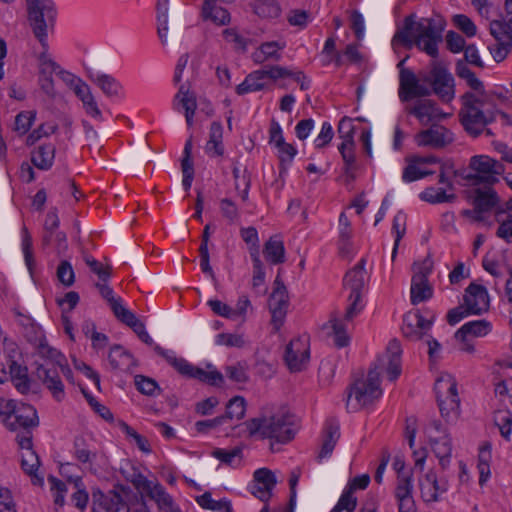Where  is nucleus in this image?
<instances>
[{
	"mask_svg": "<svg viewBox=\"0 0 512 512\" xmlns=\"http://www.w3.org/2000/svg\"><path fill=\"white\" fill-rule=\"evenodd\" d=\"M445 21L441 17L421 18L416 21V15L410 14L404 18L403 27L396 31L393 42L400 43L406 49L416 46L429 56H438V43L442 41Z\"/></svg>",
	"mask_w": 512,
	"mask_h": 512,
	"instance_id": "obj_1",
	"label": "nucleus"
},
{
	"mask_svg": "<svg viewBox=\"0 0 512 512\" xmlns=\"http://www.w3.org/2000/svg\"><path fill=\"white\" fill-rule=\"evenodd\" d=\"M250 436L260 434L263 439H274L285 444L291 441L295 434V416L288 410L280 409L271 415H261L245 422Z\"/></svg>",
	"mask_w": 512,
	"mask_h": 512,
	"instance_id": "obj_2",
	"label": "nucleus"
},
{
	"mask_svg": "<svg viewBox=\"0 0 512 512\" xmlns=\"http://www.w3.org/2000/svg\"><path fill=\"white\" fill-rule=\"evenodd\" d=\"M29 25L46 51L48 30L55 25L57 10L52 0H26Z\"/></svg>",
	"mask_w": 512,
	"mask_h": 512,
	"instance_id": "obj_3",
	"label": "nucleus"
},
{
	"mask_svg": "<svg viewBox=\"0 0 512 512\" xmlns=\"http://www.w3.org/2000/svg\"><path fill=\"white\" fill-rule=\"evenodd\" d=\"M154 351L163 357L179 374L184 377L197 379L211 386L220 387L224 383V377L218 370L205 371L202 368L190 364L184 358H177L159 345H154Z\"/></svg>",
	"mask_w": 512,
	"mask_h": 512,
	"instance_id": "obj_4",
	"label": "nucleus"
},
{
	"mask_svg": "<svg viewBox=\"0 0 512 512\" xmlns=\"http://www.w3.org/2000/svg\"><path fill=\"white\" fill-rule=\"evenodd\" d=\"M441 416L447 421L456 419L460 413V398L455 378L445 373L437 378L434 386Z\"/></svg>",
	"mask_w": 512,
	"mask_h": 512,
	"instance_id": "obj_5",
	"label": "nucleus"
},
{
	"mask_svg": "<svg viewBox=\"0 0 512 512\" xmlns=\"http://www.w3.org/2000/svg\"><path fill=\"white\" fill-rule=\"evenodd\" d=\"M469 167L474 173L462 172L461 177L473 186L480 184L493 185L498 182L497 176L504 173L505 170L501 162L487 155L473 156L470 159Z\"/></svg>",
	"mask_w": 512,
	"mask_h": 512,
	"instance_id": "obj_6",
	"label": "nucleus"
},
{
	"mask_svg": "<svg viewBox=\"0 0 512 512\" xmlns=\"http://www.w3.org/2000/svg\"><path fill=\"white\" fill-rule=\"evenodd\" d=\"M414 274L411 279V303L417 305L429 300L433 296V288L429 284L428 276L433 269V261L426 257L421 263L412 266Z\"/></svg>",
	"mask_w": 512,
	"mask_h": 512,
	"instance_id": "obj_7",
	"label": "nucleus"
},
{
	"mask_svg": "<svg viewBox=\"0 0 512 512\" xmlns=\"http://www.w3.org/2000/svg\"><path fill=\"white\" fill-rule=\"evenodd\" d=\"M419 82L432 85V92L444 102H450L454 98V79L448 70L434 64L430 74L420 75Z\"/></svg>",
	"mask_w": 512,
	"mask_h": 512,
	"instance_id": "obj_8",
	"label": "nucleus"
},
{
	"mask_svg": "<svg viewBox=\"0 0 512 512\" xmlns=\"http://www.w3.org/2000/svg\"><path fill=\"white\" fill-rule=\"evenodd\" d=\"M281 270L274 281L273 292L269 297V310L272 315L271 322L276 331H278L284 323V319L289 306V295L287 288L280 276Z\"/></svg>",
	"mask_w": 512,
	"mask_h": 512,
	"instance_id": "obj_9",
	"label": "nucleus"
},
{
	"mask_svg": "<svg viewBox=\"0 0 512 512\" xmlns=\"http://www.w3.org/2000/svg\"><path fill=\"white\" fill-rule=\"evenodd\" d=\"M496 111H484L480 107L472 110L460 111L459 117L464 130L472 137H478L484 132V128L495 121Z\"/></svg>",
	"mask_w": 512,
	"mask_h": 512,
	"instance_id": "obj_10",
	"label": "nucleus"
},
{
	"mask_svg": "<svg viewBox=\"0 0 512 512\" xmlns=\"http://www.w3.org/2000/svg\"><path fill=\"white\" fill-rule=\"evenodd\" d=\"M399 96L402 101H409L416 97L430 96L432 90L419 83L415 73L407 68H402L399 73Z\"/></svg>",
	"mask_w": 512,
	"mask_h": 512,
	"instance_id": "obj_11",
	"label": "nucleus"
},
{
	"mask_svg": "<svg viewBox=\"0 0 512 512\" xmlns=\"http://www.w3.org/2000/svg\"><path fill=\"white\" fill-rule=\"evenodd\" d=\"M432 327V321L425 319L419 311L409 312L403 317L402 335L409 341L423 339Z\"/></svg>",
	"mask_w": 512,
	"mask_h": 512,
	"instance_id": "obj_12",
	"label": "nucleus"
},
{
	"mask_svg": "<svg viewBox=\"0 0 512 512\" xmlns=\"http://www.w3.org/2000/svg\"><path fill=\"white\" fill-rule=\"evenodd\" d=\"M452 141V132L441 125H433L431 128L422 130L416 135V142L419 146H430L436 149H442Z\"/></svg>",
	"mask_w": 512,
	"mask_h": 512,
	"instance_id": "obj_13",
	"label": "nucleus"
},
{
	"mask_svg": "<svg viewBox=\"0 0 512 512\" xmlns=\"http://www.w3.org/2000/svg\"><path fill=\"white\" fill-rule=\"evenodd\" d=\"M36 375L52 393L55 400L61 401L64 398V385L54 364H39L36 368Z\"/></svg>",
	"mask_w": 512,
	"mask_h": 512,
	"instance_id": "obj_14",
	"label": "nucleus"
},
{
	"mask_svg": "<svg viewBox=\"0 0 512 512\" xmlns=\"http://www.w3.org/2000/svg\"><path fill=\"white\" fill-rule=\"evenodd\" d=\"M492 185H486L483 188H474L468 191L467 199L471 202L473 207L484 211L485 213L492 211L497 207H500V197L497 192L491 187Z\"/></svg>",
	"mask_w": 512,
	"mask_h": 512,
	"instance_id": "obj_15",
	"label": "nucleus"
},
{
	"mask_svg": "<svg viewBox=\"0 0 512 512\" xmlns=\"http://www.w3.org/2000/svg\"><path fill=\"white\" fill-rule=\"evenodd\" d=\"M463 300L472 315H481L489 309V295L483 285L472 282L465 289Z\"/></svg>",
	"mask_w": 512,
	"mask_h": 512,
	"instance_id": "obj_16",
	"label": "nucleus"
},
{
	"mask_svg": "<svg viewBox=\"0 0 512 512\" xmlns=\"http://www.w3.org/2000/svg\"><path fill=\"white\" fill-rule=\"evenodd\" d=\"M381 395L382 389H376L374 387L368 386L362 379L356 380L350 388L347 399V407L350 405L352 396H354L356 401V403L352 405V408L357 410L361 407L372 404Z\"/></svg>",
	"mask_w": 512,
	"mask_h": 512,
	"instance_id": "obj_17",
	"label": "nucleus"
},
{
	"mask_svg": "<svg viewBox=\"0 0 512 512\" xmlns=\"http://www.w3.org/2000/svg\"><path fill=\"white\" fill-rule=\"evenodd\" d=\"M284 360L291 372H299L309 360V349L300 339H293L286 346Z\"/></svg>",
	"mask_w": 512,
	"mask_h": 512,
	"instance_id": "obj_18",
	"label": "nucleus"
},
{
	"mask_svg": "<svg viewBox=\"0 0 512 512\" xmlns=\"http://www.w3.org/2000/svg\"><path fill=\"white\" fill-rule=\"evenodd\" d=\"M182 33V21L178 18L169 23L167 16L158 15V35L163 44L175 46Z\"/></svg>",
	"mask_w": 512,
	"mask_h": 512,
	"instance_id": "obj_19",
	"label": "nucleus"
},
{
	"mask_svg": "<svg viewBox=\"0 0 512 512\" xmlns=\"http://www.w3.org/2000/svg\"><path fill=\"white\" fill-rule=\"evenodd\" d=\"M14 416L15 421L9 422L7 426L11 431H15L18 427H22L27 430L39 425L37 411L29 404L21 403Z\"/></svg>",
	"mask_w": 512,
	"mask_h": 512,
	"instance_id": "obj_20",
	"label": "nucleus"
},
{
	"mask_svg": "<svg viewBox=\"0 0 512 512\" xmlns=\"http://www.w3.org/2000/svg\"><path fill=\"white\" fill-rule=\"evenodd\" d=\"M73 456L79 463L88 465L89 470H92L98 452L83 436H77L73 441Z\"/></svg>",
	"mask_w": 512,
	"mask_h": 512,
	"instance_id": "obj_21",
	"label": "nucleus"
},
{
	"mask_svg": "<svg viewBox=\"0 0 512 512\" xmlns=\"http://www.w3.org/2000/svg\"><path fill=\"white\" fill-rule=\"evenodd\" d=\"M108 360L111 367L115 370L128 371L131 367L137 365L133 355L119 344H115L111 347Z\"/></svg>",
	"mask_w": 512,
	"mask_h": 512,
	"instance_id": "obj_22",
	"label": "nucleus"
},
{
	"mask_svg": "<svg viewBox=\"0 0 512 512\" xmlns=\"http://www.w3.org/2000/svg\"><path fill=\"white\" fill-rule=\"evenodd\" d=\"M340 438V425L334 418H330L325 424V435L318 458L323 459L330 456Z\"/></svg>",
	"mask_w": 512,
	"mask_h": 512,
	"instance_id": "obj_23",
	"label": "nucleus"
},
{
	"mask_svg": "<svg viewBox=\"0 0 512 512\" xmlns=\"http://www.w3.org/2000/svg\"><path fill=\"white\" fill-rule=\"evenodd\" d=\"M7 364L9 366V375L15 382L16 389L22 394L27 393L30 389L27 367L19 365L11 354L8 355Z\"/></svg>",
	"mask_w": 512,
	"mask_h": 512,
	"instance_id": "obj_24",
	"label": "nucleus"
},
{
	"mask_svg": "<svg viewBox=\"0 0 512 512\" xmlns=\"http://www.w3.org/2000/svg\"><path fill=\"white\" fill-rule=\"evenodd\" d=\"M365 259H361L344 277V286L351 290L350 295L361 294L364 287Z\"/></svg>",
	"mask_w": 512,
	"mask_h": 512,
	"instance_id": "obj_25",
	"label": "nucleus"
},
{
	"mask_svg": "<svg viewBox=\"0 0 512 512\" xmlns=\"http://www.w3.org/2000/svg\"><path fill=\"white\" fill-rule=\"evenodd\" d=\"M87 72L90 80L93 81L105 95L114 97L119 94L121 84L113 76L94 72L90 68L87 69Z\"/></svg>",
	"mask_w": 512,
	"mask_h": 512,
	"instance_id": "obj_26",
	"label": "nucleus"
},
{
	"mask_svg": "<svg viewBox=\"0 0 512 512\" xmlns=\"http://www.w3.org/2000/svg\"><path fill=\"white\" fill-rule=\"evenodd\" d=\"M409 113L417 117L420 121L427 118L428 121L434 119H441L445 114L437 107L436 103L429 99L418 100L414 107L409 110Z\"/></svg>",
	"mask_w": 512,
	"mask_h": 512,
	"instance_id": "obj_27",
	"label": "nucleus"
},
{
	"mask_svg": "<svg viewBox=\"0 0 512 512\" xmlns=\"http://www.w3.org/2000/svg\"><path fill=\"white\" fill-rule=\"evenodd\" d=\"M55 146L44 144L37 147L31 155V162L40 170H49L55 157Z\"/></svg>",
	"mask_w": 512,
	"mask_h": 512,
	"instance_id": "obj_28",
	"label": "nucleus"
},
{
	"mask_svg": "<svg viewBox=\"0 0 512 512\" xmlns=\"http://www.w3.org/2000/svg\"><path fill=\"white\" fill-rule=\"evenodd\" d=\"M263 254L267 261L277 265L285 262V247L282 240L272 236L264 244Z\"/></svg>",
	"mask_w": 512,
	"mask_h": 512,
	"instance_id": "obj_29",
	"label": "nucleus"
},
{
	"mask_svg": "<svg viewBox=\"0 0 512 512\" xmlns=\"http://www.w3.org/2000/svg\"><path fill=\"white\" fill-rule=\"evenodd\" d=\"M491 328V324L486 320H475L465 323L457 332L455 333V338L461 342L466 340L468 335L472 336H484L486 335Z\"/></svg>",
	"mask_w": 512,
	"mask_h": 512,
	"instance_id": "obj_30",
	"label": "nucleus"
},
{
	"mask_svg": "<svg viewBox=\"0 0 512 512\" xmlns=\"http://www.w3.org/2000/svg\"><path fill=\"white\" fill-rule=\"evenodd\" d=\"M201 15L205 21H211L222 26L230 23L231 17L227 9L218 6L217 1L210 3V9L206 10V3L202 5Z\"/></svg>",
	"mask_w": 512,
	"mask_h": 512,
	"instance_id": "obj_31",
	"label": "nucleus"
},
{
	"mask_svg": "<svg viewBox=\"0 0 512 512\" xmlns=\"http://www.w3.org/2000/svg\"><path fill=\"white\" fill-rule=\"evenodd\" d=\"M149 498L157 503L159 509L165 512H181L180 508L174 505L173 498L165 491L164 487L156 483L153 486L151 492H149Z\"/></svg>",
	"mask_w": 512,
	"mask_h": 512,
	"instance_id": "obj_32",
	"label": "nucleus"
},
{
	"mask_svg": "<svg viewBox=\"0 0 512 512\" xmlns=\"http://www.w3.org/2000/svg\"><path fill=\"white\" fill-rule=\"evenodd\" d=\"M175 99L179 100V103L185 110L187 125L192 126L194 113L197 108L195 95L193 93H189V89L186 88L185 85H181L179 87L178 93L175 96Z\"/></svg>",
	"mask_w": 512,
	"mask_h": 512,
	"instance_id": "obj_33",
	"label": "nucleus"
},
{
	"mask_svg": "<svg viewBox=\"0 0 512 512\" xmlns=\"http://www.w3.org/2000/svg\"><path fill=\"white\" fill-rule=\"evenodd\" d=\"M455 72L459 78L466 80L467 85L472 90L481 96L485 95V87L483 82L476 77L475 73L469 69L462 60H459L456 63Z\"/></svg>",
	"mask_w": 512,
	"mask_h": 512,
	"instance_id": "obj_34",
	"label": "nucleus"
},
{
	"mask_svg": "<svg viewBox=\"0 0 512 512\" xmlns=\"http://www.w3.org/2000/svg\"><path fill=\"white\" fill-rule=\"evenodd\" d=\"M196 502L203 508L214 512H233L230 501L226 499L214 500L210 492L196 497Z\"/></svg>",
	"mask_w": 512,
	"mask_h": 512,
	"instance_id": "obj_35",
	"label": "nucleus"
},
{
	"mask_svg": "<svg viewBox=\"0 0 512 512\" xmlns=\"http://www.w3.org/2000/svg\"><path fill=\"white\" fill-rule=\"evenodd\" d=\"M223 128L220 122H212L210 126L209 141L206 144V151L214 152L217 156H222L224 147L222 144Z\"/></svg>",
	"mask_w": 512,
	"mask_h": 512,
	"instance_id": "obj_36",
	"label": "nucleus"
},
{
	"mask_svg": "<svg viewBox=\"0 0 512 512\" xmlns=\"http://www.w3.org/2000/svg\"><path fill=\"white\" fill-rule=\"evenodd\" d=\"M253 11L261 18L274 19L280 15L281 8L275 0H256Z\"/></svg>",
	"mask_w": 512,
	"mask_h": 512,
	"instance_id": "obj_37",
	"label": "nucleus"
},
{
	"mask_svg": "<svg viewBox=\"0 0 512 512\" xmlns=\"http://www.w3.org/2000/svg\"><path fill=\"white\" fill-rule=\"evenodd\" d=\"M263 76L260 70H256L248 74L245 80L236 87L238 95H244L249 92L259 91L264 88L265 84L262 82Z\"/></svg>",
	"mask_w": 512,
	"mask_h": 512,
	"instance_id": "obj_38",
	"label": "nucleus"
},
{
	"mask_svg": "<svg viewBox=\"0 0 512 512\" xmlns=\"http://www.w3.org/2000/svg\"><path fill=\"white\" fill-rule=\"evenodd\" d=\"M420 198L431 204L451 203L456 199V195L447 194L444 188L429 187L420 194Z\"/></svg>",
	"mask_w": 512,
	"mask_h": 512,
	"instance_id": "obj_39",
	"label": "nucleus"
},
{
	"mask_svg": "<svg viewBox=\"0 0 512 512\" xmlns=\"http://www.w3.org/2000/svg\"><path fill=\"white\" fill-rule=\"evenodd\" d=\"M329 322L331 323V326L333 329L334 344L338 348H343V347L348 346L350 339L346 333L345 324L334 313L331 315Z\"/></svg>",
	"mask_w": 512,
	"mask_h": 512,
	"instance_id": "obj_40",
	"label": "nucleus"
},
{
	"mask_svg": "<svg viewBox=\"0 0 512 512\" xmlns=\"http://www.w3.org/2000/svg\"><path fill=\"white\" fill-rule=\"evenodd\" d=\"M246 402L242 396H235L230 399L226 405V412L222 415L224 420L227 419H242L245 415Z\"/></svg>",
	"mask_w": 512,
	"mask_h": 512,
	"instance_id": "obj_41",
	"label": "nucleus"
},
{
	"mask_svg": "<svg viewBox=\"0 0 512 512\" xmlns=\"http://www.w3.org/2000/svg\"><path fill=\"white\" fill-rule=\"evenodd\" d=\"M278 149V158L280 162V175L286 173L287 166L290 165L297 154L296 148L287 142H284L276 147Z\"/></svg>",
	"mask_w": 512,
	"mask_h": 512,
	"instance_id": "obj_42",
	"label": "nucleus"
},
{
	"mask_svg": "<svg viewBox=\"0 0 512 512\" xmlns=\"http://www.w3.org/2000/svg\"><path fill=\"white\" fill-rule=\"evenodd\" d=\"M490 33L497 42L512 43V34L509 31V26L506 25L505 19L493 20L490 22Z\"/></svg>",
	"mask_w": 512,
	"mask_h": 512,
	"instance_id": "obj_43",
	"label": "nucleus"
},
{
	"mask_svg": "<svg viewBox=\"0 0 512 512\" xmlns=\"http://www.w3.org/2000/svg\"><path fill=\"white\" fill-rule=\"evenodd\" d=\"M211 455L216 459L220 460L222 463L235 467L234 461L238 458V462L241 461L242 458V448L240 446H236L231 450H225L222 448H215Z\"/></svg>",
	"mask_w": 512,
	"mask_h": 512,
	"instance_id": "obj_44",
	"label": "nucleus"
},
{
	"mask_svg": "<svg viewBox=\"0 0 512 512\" xmlns=\"http://www.w3.org/2000/svg\"><path fill=\"white\" fill-rule=\"evenodd\" d=\"M134 382L137 390L146 396H154L156 391L158 394L161 392V388L158 383L147 376L144 375H136L134 377Z\"/></svg>",
	"mask_w": 512,
	"mask_h": 512,
	"instance_id": "obj_45",
	"label": "nucleus"
},
{
	"mask_svg": "<svg viewBox=\"0 0 512 512\" xmlns=\"http://www.w3.org/2000/svg\"><path fill=\"white\" fill-rule=\"evenodd\" d=\"M253 483L262 485L266 491L272 493V490L277 484V480L275 474L270 469L260 468L254 472Z\"/></svg>",
	"mask_w": 512,
	"mask_h": 512,
	"instance_id": "obj_46",
	"label": "nucleus"
},
{
	"mask_svg": "<svg viewBox=\"0 0 512 512\" xmlns=\"http://www.w3.org/2000/svg\"><path fill=\"white\" fill-rule=\"evenodd\" d=\"M56 276L65 287H71L75 282V273L68 260H62L57 267Z\"/></svg>",
	"mask_w": 512,
	"mask_h": 512,
	"instance_id": "obj_47",
	"label": "nucleus"
},
{
	"mask_svg": "<svg viewBox=\"0 0 512 512\" xmlns=\"http://www.w3.org/2000/svg\"><path fill=\"white\" fill-rule=\"evenodd\" d=\"M36 118L35 111H22L15 117V131L20 135L26 134Z\"/></svg>",
	"mask_w": 512,
	"mask_h": 512,
	"instance_id": "obj_48",
	"label": "nucleus"
},
{
	"mask_svg": "<svg viewBox=\"0 0 512 512\" xmlns=\"http://www.w3.org/2000/svg\"><path fill=\"white\" fill-rule=\"evenodd\" d=\"M338 150L344 162V172H349L356 169V160L354 153V142L352 144L342 142L338 146Z\"/></svg>",
	"mask_w": 512,
	"mask_h": 512,
	"instance_id": "obj_49",
	"label": "nucleus"
},
{
	"mask_svg": "<svg viewBox=\"0 0 512 512\" xmlns=\"http://www.w3.org/2000/svg\"><path fill=\"white\" fill-rule=\"evenodd\" d=\"M430 444L436 457L451 456L452 443L447 434L441 438L430 439Z\"/></svg>",
	"mask_w": 512,
	"mask_h": 512,
	"instance_id": "obj_50",
	"label": "nucleus"
},
{
	"mask_svg": "<svg viewBox=\"0 0 512 512\" xmlns=\"http://www.w3.org/2000/svg\"><path fill=\"white\" fill-rule=\"evenodd\" d=\"M353 493V491H350V489L347 488L331 512H341L343 510L353 512L357 506V499L353 496Z\"/></svg>",
	"mask_w": 512,
	"mask_h": 512,
	"instance_id": "obj_51",
	"label": "nucleus"
},
{
	"mask_svg": "<svg viewBox=\"0 0 512 512\" xmlns=\"http://www.w3.org/2000/svg\"><path fill=\"white\" fill-rule=\"evenodd\" d=\"M126 506V502L123 500L121 494L117 490L109 491L107 498L100 502V507L105 509L107 512H114L116 507H119L121 510Z\"/></svg>",
	"mask_w": 512,
	"mask_h": 512,
	"instance_id": "obj_52",
	"label": "nucleus"
},
{
	"mask_svg": "<svg viewBox=\"0 0 512 512\" xmlns=\"http://www.w3.org/2000/svg\"><path fill=\"white\" fill-rule=\"evenodd\" d=\"M126 506V502L123 500L121 494L117 490L109 491L107 498L100 502V507L105 509L107 512H114L116 507H119L121 510Z\"/></svg>",
	"mask_w": 512,
	"mask_h": 512,
	"instance_id": "obj_53",
	"label": "nucleus"
},
{
	"mask_svg": "<svg viewBox=\"0 0 512 512\" xmlns=\"http://www.w3.org/2000/svg\"><path fill=\"white\" fill-rule=\"evenodd\" d=\"M453 22L459 30H461L467 37H473L477 33L476 25L473 21L464 14H457L453 17Z\"/></svg>",
	"mask_w": 512,
	"mask_h": 512,
	"instance_id": "obj_54",
	"label": "nucleus"
},
{
	"mask_svg": "<svg viewBox=\"0 0 512 512\" xmlns=\"http://www.w3.org/2000/svg\"><path fill=\"white\" fill-rule=\"evenodd\" d=\"M260 72L262 73L263 79L270 78L273 81H276L278 79L291 77L292 70H289L286 67L282 66H264L263 69H260Z\"/></svg>",
	"mask_w": 512,
	"mask_h": 512,
	"instance_id": "obj_55",
	"label": "nucleus"
},
{
	"mask_svg": "<svg viewBox=\"0 0 512 512\" xmlns=\"http://www.w3.org/2000/svg\"><path fill=\"white\" fill-rule=\"evenodd\" d=\"M38 351L42 357L50 360L49 363H52L54 365L58 364L60 366V364H62L63 361H65V357L63 354H61V352H59L53 347H50L46 343L41 342L38 347Z\"/></svg>",
	"mask_w": 512,
	"mask_h": 512,
	"instance_id": "obj_56",
	"label": "nucleus"
},
{
	"mask_svg": "<svg viewBox=\"0 0 512 512\" xmlns=\"http://www.w3.org/2000/svg\"><path fill=\"white\" fill-rule=\"evenodd\" d=\"M412 489H413V485H412V481H411V476L401 477L399 475L398 476V484H397L396 491H395V496H396L397 500L399 501L401 499L413 497Z\"/></svg>",
	"mask_w": 512,
	"mask_h": 512,
	"instance_id": "obj_57",
	"label": "nucleus"
},
{
	"mask_svg": "<svg viewBox=\"0 0 512 512\" xmlns=\"http://www.w3.org/2000/svg\"><path fill=\"white\" fill-rule=\"evenodd\" d=\"M40 466V459L34 450H30L22 456L21 467L27 474L37 472Z\"/></svg>",
	"mask_w": 512,
	"mask_h": 512,
	"instance_id": "obj_58",
	"label": "nucleus"
},
{
	"mask_svg": "<svg viewBox=\"0 0 512 512\" xmlns=\"http://www.w3.org/2000/svg\"><path fill=\"white\" fill-rule=\"evenodd\" d=\"M434 171L421 170L415 164L411 163L404 168L402 178L405 182H412L422 179L428 175H432Z\"/></svg>",
	"mask_w": 512,
	"mask_h": 512,
	"instance_id": "obj_59",
	"label": "nucleus"
},
{
	"mask_svg": "<svg viewBox=\"0 0 512 512\" xmlns=\"http://www.w3.org/2000/svg\"><path fill=\"white\" fill-rule=\"evenodd\" d=\"M338 133L340 138L343 139L342 142L352 144L353 134H354V126L352 124V119L348 117H343L338 124Z\"/></svg>",
	"mask_w": 512,
	"mask_h": 512,
	"instance_id": "obj_60",
	"label": "nucleus"
},
{
	"mask_svg": "<svg viewBox=\"0 0 512 512\" xmlns=\"http://www.w3.org/2000/svg\"><path fill=\"white\" fill-rule=\"evenodd\" d=\"M57 129V126L50 125L46 126L45 124H41L37 129L33 130L26 139V144L28 146L34 145L38 140H40L44 136H49L53 134Z\"/></svg>",
	"mask_w": 512,
	"mask_h": 512,
	"instance_id": "obj_61",
	"label": "nucleus"
},
{
	"mask_svg": "<svg viewBox=\"0 0 512 512\" xmlns=\"http://www.w3.org/2000/svg\"><path fill=\"white\" fill-rule=\"evenodd\" d=\"M361 297V294L349 295L348 301H350V304L344 314L345 321H352L362 311L363 305L360 304Z\"/></svg>",
	"mask_w": 512,
	"mask_h": 512,
	"instance_id": "obj_62",
	"label": "nucleus"
},
{
	"mask_svg": "<svg viewBox=\"0 0 512 512\" xmlns=\"http://www.w3.org/2000/svg\"><path fill=\"white\" fill-rule=\"evenodd\" d=\"M490 53L497 63L502 62L507 55L512 51V43L497 42L495 45L489 47Z\"/></svg>",
	"mask_w": 512,
	"mask_h": 512,
	"instance_id": "obj_63",
	"label": "nucleus"
},
{
	"mask_svg": "<svg viewBox=\"0 0 512 512\" xmlns=\"http://www.w3.org/2000/svg\"><path fill=\"white\" fill-rule=\"evenodd\" d=\"M496 236L503 239L506 243H512V216H507V219L500 222Z\"/></svg>",
	"mask_w": 512,
	"mask_h": 512,
	"instance_id": "obj_64",
	"label": "nucleus"
}]
</instances>
